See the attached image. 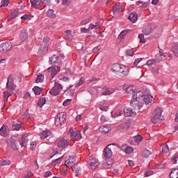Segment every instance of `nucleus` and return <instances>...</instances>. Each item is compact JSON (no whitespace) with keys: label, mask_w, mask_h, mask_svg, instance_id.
Returning a JSON list of instances; mask_svg holds the SVG:
<instances>
[{"label":"nucleus","mask_w":178,"mask_h":178,"mask_svg":"<svg viewBox=\"0 0 178 178\" xmlns=\"http://www.w3.org/2000/svg\"><path fill=\"white\" fill-rule=\"evenodd\" d=\"M126 92L128 95H132V99L143 101V98H144V93L141 91H136V88L133 86L127 87Z\"/></svg>","instance_id":"obj_1"},{"label":"nucleus","mask_w":178,"mask_h":178,"mask_svg":"<svg viewBox=\"0 0 178 178\" xmlns=\"http://www.w3.org/2000/svg\"><path fill=\"white\" fill-rule=\"evenodd\" d=\"M65 123H66V113L60 112L55 118V124L57 127H60Z\"/></svg>","instance_id":"obj_2"},{"label":"nucleus","mask_w":178,"mask_h":178,"mask_svg":"<svg viewBox=\"0 0 178 178\" xmlns=\"http://www.w3.org/2000/svg\"><path fill=\"white\" fill-rule=\"evenodd\" d=\"M88 166L92 170L97 169V168L99 166V161H98V159L95 158V156L92 155L90 156L88 161Z\"/></svg>","instance_id":"obj_3"},{"label":"nucleus","mask_w":178,"mask_h":178,"mask_svg":"<svg viewBox=\"0 0 178 178\" xmlns=\"http://www.w3.org/2000/svg\"><path fill=\"white\" fill-rule=\"evenodd\" d=\"M161 116H162V109L157 107L154 111V115L151 119L152 123H154V124L159 123L161 122Z\"/></svg>","instance_id":"obj_4"},{"label":"nucleus","mask_w":178,"mask_h":178,"mask_svg":"<svg viewBox=\"0 0 178 178\" xmlns=\"http://www.w3.org/2000/svg\"><path fill=\"white\" fill-rule=\"evenodd\" d=\"M62 84L59 83V81H56L54 83V86L50 90L49 94L51 95H58L59 92L63 90Z\"/></svg>","instance_id":"obj_5"},{"label":"nucleus","mask_w":178,"mask_h":178,"mask_svg":"<svg viewBox=\"0 0 178 178\" xmlns=\"http://www.w3.org/2000/svg\"><path fill=\"white\" fill-rule=\"evenodd\" d=\"M6 143L8 147L14 151H17V149H19V140L10 138L7 139Z\"/></svg>","instance_id":"obj_6"},{"label":"nucleus","mask_w":178,"mask_h":178,"mask_svg":"<svg viewBox=\"0 0 178 178\" xmlns=\"http://www.w3.org/2000/svg\"><path fill=\"white\" fill-rule=\"evenodd\" d=\"M112 145H115V147L119 146V145H118L117 143L110 144L108 146H106V147L104 149L103 153L104 158H106V159H109V158L112 156L113 153L112 149H111V147H112Z\"/></svg>","instance_id":"obj_7"},{"label":"nucleus","mask_w":178,"mask_h":178,"mask_svg":"<svg viewBox=\"0 0 178 178\" xmlns=\"http://www.w3.org/2000/svg\"><path fill=\"white\" fill-rule=\"evenodd\" d=\"M47 71L49 72V73H50V76H51L50 80H52V79H54V77H55V76H56L58 73L60 72V67L59 66L49 67L47 69Z\"/></svg>","instance_id":"obj_8"},{"label":"nucleus","mask_w":178,"mask_h":178,"mask_svg":"<svg viewBox=\"0 0 178 178\" xmlns=\"http://www.w3.org/2000/svg\"><path fill=\"white\" fill-rule=\"evenodd\" d=\"M118 73H120V77H127L129 73H130V67L124 65H121L120 70Z\"/></svg>","instance_id":"obj_9"},{"label":"nucleus","mask_w":178,"mask_h":178,"mask_svg":"<svg viewBox=\"0 0 178 178\" xmlns=\"http://www.w3.org/2000/svg\"><path fill=\"white\" fill-rule=\"evenodd\" d=\"M143 138H143V136H141V135L138 134L137 136L130 138L129 143L131 145H138V144H140V143H141V141H143Z\"/></svg>","instance_id":"obj_10"},{"label":"nucleus","mask_w":178,"mask_h":178,"mask_svg":"<svg viewBox=\"0 0 178 178\" xmlns=\"http://www.w3.org/2000/svg\"><path fill=\"white\" fill-rule=\"evenodd\" d=\"M130 105L136 111H138V109H141V108H143V100H136V99H131Z\"/></svg>","instance_id":"obj_11"},{"label":"nucleus","mask_w":178,"mask_h":178,"mask_svg":"<svg viewBox=\"0 0 178 178\" xmlns=\"http://www.w3.org/2000/svg\"><path fill=\"white\" fill-rule=\"evenodd\" d=\"M124 115L126 118H131L136 116V113L131 108L125 106L124 108Z\"/></svg>","instance_id":"obj_12"},{"label":"nucleus","mask_w":178,"mask_h":178,"mask_svg":"<svg viewBox=\"0 0 178 178\" xmlns=\"http://www.w3.org/2000/svg\"><path fill=\"white\" fill-rule=\"evenodd\" d=\"M6 88L10 91H15V83H13V76L12 75L8 77Z\"/></svg>","instance_id":"obj_13"},{"label":"nucleus","mask_w":178,"mask_h":178,"mask_svg":"<svg viewBox=\"0 0 178 178\" xmlns=\"http://www.w3.org/2000/svg\"><path fill=\"white\" fill-rule=\"evenodd\" d=\"M76 164V159L72 156H68L65 158V165L67 168H71Z\"/></svg>","instance_id":"obj_14"},{"label":"nucleus","mask_w":178,"mask_h":178,"mask_svg":"<svg viewBox=\"0 0 178 178\" xmlns=\"http://www.w3.org/2000/svg\"><path fill=\"white\" fill-rule=\"evenodd\" d=\"M12 48V45L9 42L2 43L0 45V52L1 54H4L5 52H8L9 49Z\"/></svg>","instance_id":"obj_15"},{"label":"nucleus","mask_w":178,"mask_h":178,"mask_svg":"<svg viewBox=\"0 0 178 178\" xmlns=\"http://www.w3.org/2000/svg\"><path fill=\"white\" fill-rule=\"evenodd\" d=\"M110 69L113 73H119L120 69H122V65L118 63H114L111 65Z\"/></svg>","instance_id":"obj_16"},{"label":"nucleus","mask_w":178,"mask_h":178,"mask_svg":"<svg viewBox=\"0 0 178 178\" xmlns=\"http://www.w3.org/2000/svg\"><path fill=\"white\" fill-rule=\"evenodd\" d=\"M59 62H60V58L59 56L53 55L49 58V63L50 65H55L56 63H59Z\"/></svg>","instance_id":"obj_17"},{"label":"nucleus","mask_w":178,"mask_h":178,"mask_svg":"<svg viewBox=\"0 0 178 178\" xmlns=\"http://www.w3.org/2000/svg\"><path fill=\"white\" fill-rule=\"evenodd\" d=\"M29 38V33H27V29H23L19 35V39L22 42H24Z\"/></svg>","instance_id":"obj_18"},{"label":"nucleus","mask_w":178,"mask_h":178,"mask_svg":"<svg viewBox=\"0 0 178 178\" xmlns=\"http://www.w3.org/2000/svg\"><path fill=\"white\" fill-rule=\"evenodd\" d=\"M70 134V138L71 140H72V141H75V140H77L79 138L81 137V134L80 133V131H71Z\"/></svg>","instance_id":"obj_19"},{"label":"nucleus","mask_w":178,"mask_h":178,"mask_svg":"<svg viewBox=\"0 0 178 178\" xmlns=\"http://www.w3.org/2000/svg\"><path fill=\"white\" fill-rule=\"evenodd\" d=\"M116 90L113 88H108L107 87H104L102 90V93L103 95H111V94H113Z\"/></svg>","instance_id":"obj_20"},{"label":"nucleus","mask_w":178,"mask_h":178,"mask_svg":"<svg viewBox=\"0 0 178 178\" xmlns=\"http://www.w3.org/2000/svg\"><path fill=\"white\" fill-rule=\"evenodd\" d=\"M128 19L132 23H136V22L138 20V14H137V13L132 12L129 14Z\"/></svg>","instance_id":"obj_21"},{"label":"nucleus","mask_w":178,"mask_h":178,"mask_svg":"<svg viewBox=\"0 0 178 178\" xmlns=\"http://www.w3.org/2000/svg\"><path fill=\"white\" fill-rule=\"evenodd\" d=\"M58 148H66V147H69V141L67 139L63 138L58 142Z\"/></svg>","instance_id":"obj_22"},{"label":"nucleus","mask_w":178,"mask_h":178,"mask_svg":"<svg viewBox=\"0 0 178 178\" xmlns=\"http://www.w3.org/2000/svg\"><path fill=\"white\" fill-rule=\"evenodd\" d=\"M99 131L102 133V134H106L112 130V129L110 127H106V126H101L99 129Z\"/></svg>","instance_id":"obj_23"},{"label":"nucleus","mask_w":178,"mask_h":178,"mask_svg":"<svg viewBox=\"0 0 178 178\" xmlns=\"http://www.w3.org/2000/svg\"><path fill=\"white\" fill-rule=\"evenodd\" d=\"M30 2L35 9H38V8L41 6V2H42V0H31Z\"/></svg>","instance_id":"obj_24"},{"label":"nucleus","mask_w":178,"mask_h":178,"mask_svg":"<svg viewBox=\"0 0 178 178\" xmlns=\"http://www.w3.org/2000/svg\"><path fill=\"white\" fill-rule=\"evenodd\" d=\"M75 91L76 90L73 89V86H71L64 92V94H65V95H70V97H73Z\"/></svg>","instance_id":"obj_25"},{"label":"nucleus","mask_w":178,"mask_h":178,"mask_svg":"<svg viewBox=\"0 0 178 178\" xmlns=\"http://www.w3.org/2000/svg\"><path fill=\"white\" fill-rule=\"evenodd\" d=\"M0 135L2 137H8V127L3 125L0 129Z\"/></svg>","instance_id":"obj_26"},{"label":"nucleus","mask_w":178,"mask_h":178,"mask_svg":"<svg viewBox=\"0 0 178 178\" xmlns=\"http://www.w3.org/2000/svg\"><path fill=\"white\" fill-rule=\"evenodd\" d=\"M46 15L47 17H50V19H56V14H55L54 9H49Z\"/></svg>","instance_id":"obj_27"},{"label":"nucleus","mask_w":178,"mask_h":178,"mask_svg":"<svg viewBox=\"0 0 178 178\" xmlns=\"http://www.w3.org/2000/svg\"><path fill=\"white\" fill-rule=\"evenodd\" d=\"M51 133L50 130H47V131H43L41 134H40V138L41 140H45V138H47V137H49V136H51Z\"/></svg>","instance_id":"obj_28"},{"label":"nucleus","mask_w":178,"mask_h":178,"mask_svg":"<svg viewBox=\"0 0 178 178\" xmlns=\"http://www.w3.org/2000/svg\"><path fill=\"white\" fill-rule=\"evenodd\" d=\"M152 99H154V97L152 96H143V101L145 103L146 105H148L149 104H151L152 102Z\"/></svg>","instance_id":"obj_29"},{"label":"nucleus","mask_w":178,"mask_h":178,"mask_svg":"<svg viewBox=\"0 0 178 178\" xmlns=\"http://www.w3.org/2000/svg\"><path fill=\"white\" fill-rule=\"evenodd\" d=\"M73 37H74V33H72L71 30L66 31V40H69V41H72L73 40Z\"/></svg>","instance_id":"obj_30"},{"label":"nucleus","mask_w":178,"mask_h":178,"mask_svg":"<svg viewBox=\"0 0 178 178\" xmlns=\"http://www.w3.org/2000/svg\"><path fill=\"white\" fill-rule=\"evenodd\" d=\"M143 33L145 35H149L150 33H152V27L147 26L143 29Z\"/></svg>","instance_id":"obj_31"},{"label":"nucleus","mask_w":178,"mask_h":178,"mask_svg":"<svg viewBox=\"0 0 178 178\" xmlns=\"http://www.w3.org/2000/svg\"><path fill=\"white\" fill-rule=\"evenodd\" d=\"M70 168H71L72 170L75 172L76 176H79V174L80 173V171L81 170V169L79 167V165L74 164V165H72Z\"/></svg>","instance_id":"obj_32"},{"label":"nucleus","mask_w":178,"mask_h":178,"mask_svg":"<svg viewBox=\"0 0 178 178\" xmlns=\"http://www.w3.org/2000/svg\"><path fill=\"white\" fill-rule=\"evenodd\" d=\"M170 178H178V169L175 168L173 169L170 174Z\"/></svg>","instance_id":"obj_33"},{"label":"nucleus","mask_w":178,"mask_h":178,"mask_svg":"<svg viewBox=\"0 0 178 178\" xmlns=\"http://www.w3.org/2000/svg\"><path fill=\"white\" fill-rule=\"evenodd\" d=\"M130 128V122H124V124H121L119 125V129L121 130H127V129Z\"/></svg>","instance_id":"obj_34"},{"label":"nucleus","mask_w":178,"mask_h":178,"mask_svg":"<svg viewBox=\"0 0 178 178\" xmlns=\"http://www.w3.org/2000/svg\"><path fill=\"white\" fill-rule=\"evenodd\" d=\"M46 101L45 97H40L38 102V106L42 108L45 105Z\"/></svg>","instance_id":"obj_35"},{"label":"nucleus","mask_w":178,"mask_h":178,"mask_svg":"<svg viewBox=\"0 0 178 178\" xmlns=\"http://www.w3.org/2000/svg\"><path fill=\"white\" fill-rule=\"evenodd\" d=\"M129 31H130L129 29L128 30H124L122 31L120 35H119V38H120V41H123V40H124V37H126V35H127V33H129Z\"/></svg>","instance_id":"obj_36"},{"label":"nucleus","mask_w":178,"mask_h":178,"mask_svg":"<svg viewBox=\"0 0 178 178\" xmlns=\"http://www.w3.org/2000/svg\"><path fill=\"white\" fill-rule=\"evenodd\" d=\"M84 83H86V79L81 77L79 82L77 83L74 84V86L76 87V88L80 87L81 86H83V84H84Z\"/></svg>","instance_id":"obj_37"},{"label":"nucleus","mask_w":178,"mask_h":178,"mask_svg":"<svg viewBox=\"0 0 178 178\" xmlns=\"http://www.w3.org/2000/svg\"><path fill=\"white\" fill-rule=\"evenodd\" d=\"M89 29H90V30H93V29H95L96 30H99L101 27L99 26V24L98 22H95V24H90Z\"/></svg>","instance_id":"obj_38"},{"label":"nucleus","mask_w":178,"mask_h":178,"mask_svg":"<svg viewBox=\"0 0 178 178\" xmlns=\"http://www.w3.org/2000/svg\"><path fill=\"white\" fill-rule=\"evenodd\" d=\"M33 91L35 92V95H40V94H41V92L42 91V88L38 86H35L33 88Z\"/></svg>","instance_id":"obj_39"},{"label":"nucleus","mask_w":178,"mask_h":178,"mask_svg":"<svg viewBox=\"0 0 178 178\" xmlns=\"http://www.w3.org/2000/svg\"><path fill=\"white\" fill-rule=\"evenodd\" d=\"M172 51L174 54L175 56L178 58V44L172 46Z\"/></svg>","instance_id":"obj_40"},{"label":"nucleus","mask_w":178,"mask_h":178,"mask_svg":"<svg viewBox=\"0 0 178 178\" xmlns=\"http://www.w3.org/2000/svg\"><path fill=\"white\" fill-rule=\"evenodd\" d=\"M137 5L140 6V8H147L148 6V2H143L138 1L136 2Z\"/></svg>","instance_id":"obj_41"},{"label":"nucleus","mask_w":178,"mask_h":178,"mask_svg":"<svg viewBox=\"0 0 178 178\" xmlns=\"http://www.w3.org/2000/svg\"><path fill=\"white\" fill-rule=\"evenodd\" d=\"M19 144L21 147H26L27 145V140H26V138L22 136L21 141L19 142Z\"/></svg>","instance_id":"obj_42"},{"label":"nucleus","mask_w":178,"mask_h":178,"mask_svg":"<svg viewBox=\"0 0 178 178\" xmlns=\"http://www.w3.org/2000/svg\"><path fill=\"white\" fill-rule=\"evenodd\" d=\"M152 175H155V171L152 170H147L145 172V177H149V176H152Z\"/></svg>","instance_id":"obj_43"},{"label":"nucleus","mask_w":178,"mask_h":178,"mask_svg":"<svg viewBox=\"0 0 178 178\" xmlns=\"http://www.w3.org/2000/svg\"><path fill=\"white\" fill-rule=\"evenodd\" d=\"M44 74H40L37 76L35 82L36 83H42L44 81Z\"/></svg>","instance_id":"obj_44"},{"label":"nucleus","mask_w":178,"mask_h":178,"mask_svg":"<svg viewBox=\"0 0 178 178\" xmlns=\"http://www.w3.org/2000/svg\"><path fill=\"white\" fill-rule=\"evenodd\" d=\"M1 166H6V165H10V161L1 159L0 160Z\"/></svg>","instance_id":"obj_45"},{"label":"nucleus","mask_w":178,"mask_h":178,"mask_svg":"<svg viewBox=\"0 0 178 178\" xmlns=\"http://www.w3.org/2000/svg\"><path fill=\"white\" fill-rule=\"evenodd\" d=\"M149 155H151V151L148 149L144 150L142 153V156H143V158H148Z\"/></svg>","instance_id":"obj_46"},{"label":"nucleus","mask_w":178,"mask_h":178,"mask_svg":"<svg viewBox=\"0 0 178 178\" xmlns=\"http://www.w3.org/2000/svg\"><path fill=\"white\" fill-rule=\"evenodd\" d=\"M12 95V93L8 91L3 92V99L4 101H8V98Z\"/></svg>","instance_id":"obj_47"},{"label":"nucleus","mask_w":178,"mask_h":178,"mask_svg":"<svg viewBox=\"0 0 178 178\" xmlns=\"http://www.w3.org/2000/svg\"><path fill=\"white\" fill-rule=\"evenodd\" d=\"M22 125L23 124H13V130H16L17 131H19V130H20V128L22 127Z\"/></svg>","instance_id":"obj_48"},{"label":"nucleus","mask_w":178,"mask_h":178,"mask_svg":"<svg viewBox=\"0 0 178 178\" xmlns=\"http://www.w3.org/2000/svg\"><path fill=\"white\" fill-rule=\"evenodd\" d=\"M133 151H134V149H133V147H130V146H127L125 148V154H131L133 152Z\"/></svg>","instance_id":"obj_49"},{"label":"nucleus","mask_w":178,"mask_h":178,"mask_svg":"<svg viewBox=\"0 0 178 178\" xmlns=\"http://www.w3.org/2000/svg\"><path fill=\"white\" fill-rule=\"evenodd\" d=\"M58 79L59 80H60L61 81H65L67 82L69 81V77L63 76V75H59L58 76Z\"/></svg>","instance_id":"obj_50"},{"label":"nucleus","mask_w":178,"mask_h":178,"mask_svg":"<svg viewBox=\"0 0 178 178\" xmlns=\"http://www.w3.org/2000/svg\"><path fill=\"white\" fill-rule=\"evenodd\" d=\"M162 149L164 154H168V152H169V146H168V145H163L162 146Z\"/></svg>","instance_id":"obj_51"},{"label":"nucleus","mask_w":178,"mask_h":178,"mask_svg":"<svg viewBox=\"0 0 178 178\" xmlns=\"http://www.w3.org/2000/svg\"><path fill=\"white\" fill-rule=\"evenodd\" d=\"M162 56H163V54L161 53L160 56L159 58L153 59L154 63H159V62H161L163 59Z\"/></svg>","instance_id":"obj_52"},{"label":"nucleus","mask_w":178,"mask_h":178,"mask_svg":"<svg viewBox=\"0 0 178 178\" xmlns=\"http://www.w3.org/2000/svg\"><path fill=\"white\" fill-rule=\"evenodd\" d=\"M8 5H9V0H1V8H3V6H8Z\"/></svg>","instance_id":"obj_53"},{"label":"nucleus","mask_w":178,"mask_h":178,"mask_svg":"<svg viewBox=\"0 0 178 178\" xmlns=\"http://www.w3.org/2000/svg\"><path fill=\"white\" fill-rule=\"evenodd\" d=\"M10 15L14 18L16 19L19 15V10H15L13 13H10Z\"/></svg>","instance_id":"obj_54"},{"label":"nucleus","mask_w":178,"mask_h":178,"mask_svg":"<svg viewBox=\"0 0 178 178\" xmlns=\"http://www.w3.org/2000/svg\"><path fill=\"white\" fill-rule=\"evenodd\" d=\"M70 104H72V99H67L63 102V106H68V105H70Z\"/></svg>","instance_id":"obj_55"},{"label":"nucleus","mask_w":178,"mask_h":178,"mask_svg":"<svg viewBox=\"0 0 178 178\" xmlns=\"http://www.w3.org/2000/svg\"><path fill=\"white\" fill-rule=\"evenodd\" d=\"M90 20H91V17L85 19L81 22V24H82V25L88 24V23H90Z\"/></svg>","instance_id":"obj_56"},{"label":"nucleus","mask_w":178,"mask_h":178,"mask_svg":"<svg viewBox=\"0 0 178 178\" xmlns=\"http://www.w3.org/2000/svg\"><path fill=\"white\" fill-rule=\"evenodd\" d=\"M126 54L128 56H133V55H134V51L131 49H129L126 51Z\"/></svg>","instance_id":"obj_57"},{"label":"nucleus","mask_w":178,"mask_h":178,"mask_svg":"<svg viewBox=\"0 0 178 178\" xmlns=\"http://www.w3.org/2000/svg\"><path fill=\"white\" fill-rule=\"evenodd\" d=\"M138 38L140 40V42H142V44H145V39H144V34L143 33L139 34Z\"/></svg>","instance_id":"obj_58"},{"label":"nucleus","mask_w":178,"mask_h":178,"mask_svg":"<svg viewBox=\"0 0 178 178\" xmlns=\"http://www.w3.org/2000/svg\"><path fill=\"white\" fill-rule=\"evenodd\" d=\"M120 10V6H115V7L113 8V12L114 13H116L117 12H119Z\"/></svg>","instance_id":"obj_59"},{"label":"nucleus","mask_w":178,"mask_h":178,"mask_svg":"<svg viewBox=\"0 0 178 178\" xmlns=\"http://www.w3.org/2000/svg\"><path fill=\"white\" fill-rule=\"evenodd\" d=\"M43 3L45 6H51V0H43Z\"/></svg>","instance_id":"obj_60"},{"label":"nucleus","mask_w":178,"mask_h":178,"mask_svg":"<svg viewBox=\"0 0 178 178\" xmlns=\"http://www.w3.org/2000/svg\"><path fill=\"white\" fill-rule=\"evenodd\" d=\"M37 147V143L35 142H32L31 143V150L33 151V149H35V147Z\"/></svg>","instance_id":"obj_61"},{"label":"nucleus","mask_w":178,"mask_h":178,"mask_svg":"<svg viewBox=\"0 0 178 178\" xmlns=\"http://www.w3.org/2000/svg\"><path fill=\"white\" fill-rule=\"evenodd\" d=\"M104 168L105 169H111L112 168V164H109L108 163H106L104 164Z\"/></svg>","instance_id":"obj_62"},{"label":"nucleus","mask_w":178,"mask_h":178,"mask_svg":"<svg viewBox=\"0 0 178 178\" xmlns=\"http://www.w3.org/2000/svg\"><path fill=\"white\" fill-rule=\"evenodd\" d=\"M141 60H143L142 58H136L134 63V65H135V66H137V65H138L139 62H140Z\"/></svg>","instance_id":"obj_63"},{"label":"nucleus","mask_w":178,"mask_h":178,"mask_svg":"<svg viewBox=\"0 0 178 178\" xmlns=\"http://www.w3.org/2000/svg\"><path fill=\"white\" fill-rule=\"evenodd\" d=\"M52 175V172L51 171H47L44 174V177H49V176Z\"/></svg>","instance_id":"obj_64"}]
</instances>
